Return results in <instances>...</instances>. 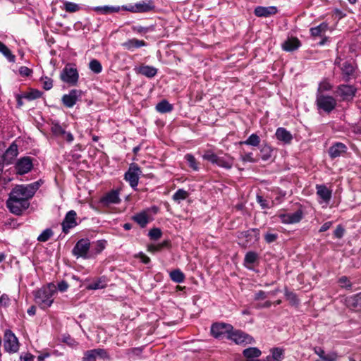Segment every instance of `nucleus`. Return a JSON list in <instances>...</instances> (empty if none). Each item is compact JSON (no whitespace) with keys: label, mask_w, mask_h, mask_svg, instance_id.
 Masks as SVG:
<instances>
[{"label":"nucleus","mask_w":361,"mask_h":361,"mask_svg":"<svg viewBox=\"0 0 361 361\" xmlns=\"http://www.w3.org/2000/svg\"><path fill=\"white\" fill-rule=\"evenodd\" d=\"M331 89V85L326 81H323L319 83L317 92L322 93L323 91H329Z\"/></svg>","instance_id":"obj_56"},{"label":"nucleus","mask_w":361,"mask_h":361,"mask_svg":"<svg viewBox=\"0 0 361 361\" xmlns=\"http://www.w3.org/2000/svg\"><path fill=\"white\" fill-rule=\"evenodd\" d=\"M32 167V159L28 157L20 159L15 165L16 173L20 175L28 173L31 171Z\"/></svg>","instance_id":"obj_13"},{"label":"nucleus","mask_w":361,"mask_h":361,"mask_svg":"<svg viewBox=\"0 0 361 361\" xmlns=\"http://www.w3.org/2000/svg\"><path fill=\"white\" fill-rule=\"evenodd\" d=\"M259 143L260 138L255 133L251 134L246 140L240 141L239 142L240 145H246L252 147H258L259 145Z\"/></svg>","instance_id":"obj_33"},{"label":"nucleus","mask_w":361,"mask_h":361,"mask_svg":"<svg viewBox=\"0 0 361 361\" xmlns=\"http://www.w3.org/2000/svg\"><path fill=\"white\" fill-rule=\"evenodd\" d=\"M19 73L22 76H29L32 73V70L30 69L29 68L26 67V66H21L19 68Z\"/></svg>","instance_id":"obj_61"},{"label":"nucleus","mask_w":361,"mask_h":361,"mask_svg":"<svg viewBox=\"0 0 361 361\" xmlns=\"http://www.w3.org/2000/svg\"><path fill=\"white\" fill-rule=\"evenodd\" d=\"M233 326L225 323H215L211 327L212 336L216 338H223L226 334L229 335Z\"/></svg>","instance_id":"obj_12"},{"label":"nucleus","mask_w":361,"mask_h":361,"mask_svg":"<svg viewBox=\"0 0 361 361\" xmlns=\"http://www.w3.org/2000/svg\"><path fill=\"white\" fill-rule=\"evenodd\" d=\"M34 355L27 353L25 355H21L18 361H34Z\"/></svg>","instance_id":"obj_63"},{"label":"nucleus","mask_w":361,"mask_h":361,"mask_svg":"<svg viewBox=\"0 0 361 361\" xmlns=\"http://www.w3.org/2000/svg\"><path fill=\"white\" fill-rule=\"evenodd\" d=\"M18 154V145L15 143H12L10 147L5 151L1 155L3 162L6 164H10Z\"/></svg>","instance_id":"obj_22"},{"label":"nucleus","mask_w":361,"mask_h":361,"mask_svg":"<svg viewBox=\"0 0 361 361\" xmlns=\"http://www.w3.org/2000/svg\"><path fill=\"white\" fill-rule=\"evenodd\" d=\"M267 294L266 292H264V290H259L258 292H257L255 294L254 300H264L265 298H267Z\"/></svg>","instance_id":"obj_60"},{"label":"nucleus","mask_w":361,"mask_h":361,"mask_svg":"<svg viewBox=\"0 0 361 361\" xmlns=\"http://www.w3.org/2000/svg\"><path fill=\"white\" fill-rule=\"evenodd\" d=\"M238 238L240 240H245L243 243V246L246 247L248 245L253 244L257 242L259 239V231L257 228H252L245 231L241 232Z\"/></svg>","instance_id":"obj_10"},{"label":"nucleus","mask_w":361,"mask_h":361,"mask_svg":"<svg viewBox=\"0 0 361 361\" xmlns=\"http://www.w3.org/2000/svg\"><path fill=\"white\" fill-rule=\"evenodd\" d=\"M356 92V89L348 85H341L338 87V93L343 100L352 99Z\"/></svg>","instance_id":"obj_20"},{"label":"nucleus","mask_w":361,"mask_h":361,"mask_svg":"<svg viewBox=\"0 0 361 361\" xmlns=\"http://www.w3.org/2000/svg\"><path fill=\"white\" fill-rule=\"evenodd\" d=\"M56 293V286L49 283L33 293L35 302L41 309L46 310L53 304Z\"/></svg>","instance_id":"obj_2"},{"label":"nucleus","mask_w":361,"mask_h":361,"mask_svg":"<svg viewBox=\"0 0 361 361\" xmlns=\"http://www.w3.org/2000/svg\"><path fill=\"white\" fill-rule=\"evenodd\" d=\"M279 217L283 224H296L301 221L303 217V213L301 209H298L293 213L281 214Z\"/></svg>","instance_id":"obj_14"},{"label":"nucleus","mask_w":361,"mask_h":361,"mask_svg":"<svg viewBox=\"0 0 361 361\" xmlns=\"http://www.w3.org/2000/svg\"><path fill=\"white\" fill-rule=\"evenodd\" d=\"M316 189L317 194L323 200V201L327 202L330 200L331 197V190H330L326 185H317Z\"/></svg>","instance_id":"obj_27"},{"label":"nucleus","mask_w":361,"mask_h":361,"mask_svg":"<svg viewBox=\"0 0 361 361\" xmlns=\"http://www.w3.org/2000/svg\"><path fill=\"white\" fill-rule=\"evenodd\" d=\"M147 45V44L144 40L136 38L129 39L121 44V46L125 49L130 51H133L135 49L142 47H146Z\"/></svg>","instance_id":"obj_21"},{"label":"nucleus","mask_w":361,"mask_h":361,"mask_svg":"<svg viewBox=\"0 0 361 361\" xmlns=\"http://www.w3.org/2000/svg\"><path fill=\"white\" fill-rule=\"evenodd\" d=\"M301 45L300 40L297 37L288 38L283 44L282 48L286 51H293L298 49Z\"/></svg>","instance_id":"obj_25"},{"label":"nucleus","mask_w":361,"mask_h":361,"mask_svg":"<svg viewBox=\"0 0 361 361\" xmlns=\"http://www.w3.org/2000/svg\"><path fill=\"white\" fill-rule=\"evenodd\" d=\"M20 343L15 334L6 329L4 334V349L6 353L13 354L19 350Z\"/></svg>","instance_id":"obj_4"},{"label":"nucleus","mask_w":361,"mask_h":361,"mask_svg":"<svg viewBox=\"0 0 361 361\" xmlns=\"http://www.w3.org/2000/svg\"><path fill=\"white\" fill-rule=\"evenodd\" d=\"M202 158L204 160H207L213 164H216L218 156L216 154H214L213 152L208 150V151L205 152V153L202 156Z\"/></svg>","instance_id":"obj_47"},{"label":"nucleus","mask_w":361,"mask_h":361,"mask_svg":"<svg viewBox=\"0 0 361 361\" xmlns=\"http://www.w3.org/2000/svg\"><path fill=\"white\" fill-rule=\"evenodd\" d=\"M338 358V355L336 352H331L328 354H325L323 357V361H336Z\"/></svg>","instance_id":"obj_58"},{"label":"nucleus","mask_w":361,"mask_h":361,"mask_svg":"<svg viewBox=\"0 0 361 361\" xmlns=\"http://www.w3.org/2000/svg\"><path fill=\"white\" fill-rule=\"evenodd\" d=\"M154 6L151 0L143 1L135 4L134 6H131L129 8H126L127 11L133 13H145L148 12L154 9Z\"/></svg>","instance_id":"obj_16"},{"label":"nucleus","mask_w":361,"mask_h":361,"mask_svg":"<svg viewBox=\"0 0 361 361\" xmlns=\"http://www.w3.org/2000/svg\"><path fill=\"white\" fill-rule=\"evenodd\" d=\"M140 173V168L137 164H132L128 171L125 173V179L130 183L132 188H135L138 184Z\"/></svg>","instance_id":"obj_11"},{"label":"nucleus","mask_w":361,"mask_h":361,"mask_svg":"<svg viewBox=\"0 0 361 361\" xmlns=\"http://www.w3.org/2000/svg\"><path fill=\"white\" fill-rule=\"evenodd\" d=\"M278 12L276 6H257L254 10V13L256 16L260 18H268L275 15Z\"/></svg>","instance_id":"obj_17"},{"label":"nucleus","mask_w":361,"mask_h":361,"mask_svg":"<svg viewBox=\"0 0 361 361\" xmlns=\"http://www.w3.org/2000/svg\"><path fill=\"white\" fill-rule=\"evenodd\" d=\"M188 195V193L187 191H185L183 189H179L173 195V200L174 201L183 200L186 199Z\"/></svg>","instance_id":"obj_49"},{"label":"nucleus","mask_w":361,"mask_h":361,"mask_svg":"<svg viewBox=\"0 0 361 361\" xmlns=\"http://www.w3.org/2000/svg\"><path fill=\"white\" fill-rule=\"evenodd\" d=\"M344 231L343 228L341 225L338 226L334 231L335 237L337 238H341L344 234Z\"/></svg>","instance_id":"obj_62"},{"label":"nucleus","mask_w":361,"mask_h":361,"mask_svg":"<svg viewBox=\"0 0 361 361\" xmlns=\"http://www.w3.org/2000/svg\"><path fill=\"white\" fill-rule=\"evenodd\" d=\"M0 52L10 61L14 62L16 56L11 53L10 49L0 41Z\"/></svg>","instance_id":"obj_40"},{"label":"nucleus","mask_w":361,"mask_h":361,"mask_svg":"<svg viewBox=\"0 0 361 361\" xmlns=\"http://www.w3.org/2000/svg\"><path fill=\"white\" fill-rule=\"evenodd\" d=\"M40 186V181H36L27 185H18L14 187L9 194V200L13 202H24L32 198Z\"/></svg>","instance_id":"obj_1"},{"label":"nucleus","mask_w":361,"mask_h":361,"mask_svg":"<svg viewBox=\"0 0 361 361\" xmlns=\"http://www.w3.org/2000/svg\"><path fill=\"white\" fill-rule=\"evenodd\" d=\"M90 69L96 74L100 73L102 71L101 63L97 59H92L89 63Z\"/></svg>","instance_id":"obj_44"},{"label":"nucleus","mask_w":361,"mask_h":361,"mask_svg":"<svg viewBox=\"0 0 361 361\" xmlns=\"http://www.w3.org/2000/svg\"><path fill=\"white\" fill-rule=\"evenodd\" d=\"M243 354L246 358L252 359L254 357H259L261 355L262 352L257 348L251 347V348L245 349L243 351Z\"/></svg>","instance_id":"obj_34"},{"label":"nucleus","mask_w":361,"mask_h":361,"mask_svg":"<svg viewBox=\"0 0 361 361\" xmlns=\"http://www.w3.org/2000/svg\"><path fill=\"white\" fill-rule=\"evenodd\" d=\"M106 240H97L95 243V245H94V247L93 249L94 254L97 255V254L101 253L106 247Z\"/></svg>","instance_id":"obj_50"},{"label":"nucleus","mask_w":361,"mask_h":361,"mask_svg":"<svg viewBox=\"0 0 361 361\" xmlns=\"http://www.w3.org/2000/svg\"><path fill=\"white\" fill-rule=\"evenodd\" d=\"M285 296L293 305L298 304L297 295L294 293L289 291L287 288L285 290Z\"/></svg>","instance_id":"obj_48"},{"label":"nucleus","mask_w":361,"mask_h":361,"mask_svg":"<svg viewBox=\"0 0 361 361\" xmlns=\"http://www.w3.org/2000/svg\"><path fill=\"white\" fill-rule=\"evenodd\" d=\"M258 259V255L255 252H247L245 256L244 264L250 268L249 265L253 264Z\"/></svg>","instance_id":"obj_39"},{"label":"nucleus","mask_w":361,"mask_h":361,"mask_svg":"<svg viewBox=\"0 0 361 361\" xmlns=\"http://www.w3.org/2000/svg\"><path fill=\"white\" fill-rule=\"evenodd\" d=\"M345 149L346 146L344 144L341 142H337L329 148V153L330 157L334 159L344 153Z\"/></svg>","instance_id":"obj_26"},{"label":"nucleus","mask_w":361,"mask_h":361,"mask_svg":"<svg viewBox=\"0 0 361 361\" xmlns=\"http://www.w3.org/2000/svg\"><path fill=\"white\" fill-rule=\"evenodd\" d=\"M132 219L142 228H145L151 220L149 216L146 212H142L136 214L132 217Z\"/></svg>","instance_id":"obj_28"},{"label":"nucleus","mask_w":361,"mask_h":361,"mask_svg":"<svg viewBox=\"0 0 361 361\" xmlns=\"http://www.w3.org/2000/svg\"><path fill=\"white\" fill-rule=\"evenodd\" d=\"M353 300H354L353 304H354L355 307L361 310V293L355 295Z\"/></svg>","instance_id":"obj_64"},{"label":"nucleus","mask_w":361,"mask_h":361,"mask_svg":"<svg viewBox=\"0 0 361 361\" xmlns=\"http://www.w3.org/2000/svg\"><path fill=\"white\" fill-rule=\"evenodd\" d=\"M240 159L243 162L255 163L257 161V159L253 157V154L252 152H247L242 154Z\"/></svg>","instance_id":"obj_55"},{"label":"nucleus","mask_w":361,"mask_h":361,"mask_svg":"<svg viewBox=\"0 0 361 361\" xmlns=\"http://www.w3.org/2000/svg\"><path fill=\"white\" fill-rule=\"evenodd\" d=\"M277 238H278V234L276 233H269L268 232L264 235V239L267 243H271L276 241Z\"/></svg>","instance_id":"obj_57"},{"label":"nucleus","mask_w":361,"mask_h":361,"mask_svg":"<svg viewBox=\"0 0 361 361\" xmlns=\"http://www.w3.org/2000/svg\"><path fill=\"white\" fill-rule=\"evenodd\" d=\"M42 94L40 91L37 90H32L30 92L25 94L24 97L29 100H32L41 97Z\"/></svg>","instance_id":"obj_53"},{"label":"nucleus","mask_w":361,"mask_h":361,"mask_svg":"<svg viewBox=\"0 0 361 361\" xmlns=\"http://www.w3.org/2000/svg\"><path fill=\"white\" fill-rule=\"evenodd\" d=\"M132 30L133 32H137L140 35H145L149 32H152L154 30V26L150 25L148 27H144L141 25H133L132 27Z\"/></svg>","instance_id":"obj_42"},{"label":"nucleus","mask_w":361,"mask_h":361,"mask_svg":"<svg viewBox=\"0 0 361 361\" xmlns=\"http://www.w3.org/2000/svg\"><path fill=\"white\" fill-rule=\"evenodd\" d=\"M81 90H71L68 94L62 97V102L63 105L68 108L73 107L81 96Z\"/></svg>","instance_id":"obj_15"},{"label":"nucleus","mask_w":361,"mask_h":361,"mask_svg":"<svg viewBox=\"0 0 361 361\" xmlns=\"http://www.w3.org/2000/svg\"><path fill=\"white\" fill-rule=\"evenodd\" d=\"M316 104L319 110L329 114L336 108L337 102L332 96L317 92Z\"/></svg>","instance_id":"obj_3"},{"label":"nucleus","mask_w":361,"mask_h":361,"mask_svg":"<svg viewBox=\"0 0 361 361\" xmlns=\"http://www.w3.org/2000/svg\"><path fill=\"white\" fill-rule=\"evenodd\" d=\"M53 235V231L51 228H47L37 237V240L39 242H47Z\"/></svg>","instance_id":"obj_45"},{"label":"nucleus","mask_w":361,"mask_h":361,"mask_svg":"<svg viewBox=\"0 0 361 361\" xmlns=\"http://www.w3.org/2000/svg\"><path fill=\"white\" fill-rule=\"evenodd\" d=\"M60 78L63 82L70 85H75L79 79L77 68L73 67L71 64H67L61 71Z\"/></svg>","instance_id":"obj_5"},{"label":"nucleus","mask_w":361,"mask_h":361,"mask_svg":"<svg viewBox=\"0 0 361 361\" xmlns=\"http://www.w3.org/2000/svg\"><path fill=\"white\" fill-rule=\"evenodd\" d=\"M185 159L188 163L189 166L194 171H198V162L197 161L195 157L191 154H187L185 155Z\"/></svg>","instance_id":"obj_43"},{"label":"nucleus","mask_w":361,"mask_h":361,"mask_svg":"<svg viewBox=\"0 0 361 361\" xmlns=\"http://www.w3.org/2000/svg\"><path fill=\"white\" fill-rule=\"evenodd\" d=\"M162 232L159 228H154L149 230L148 235L151 240H157L161 237Z\"/></svg>","instance_id":"obj_51"},{"label":"nucleus","mask_w":361,"mask_h":361,"mask_svg":"<svg viewBox=\"0 0 361 361\" xmlns=\"http://www.w3.org/2000/svg\"><path fill=\"white\" fill-rule=\"evenodd\" d=\"M90 248V242L88 239L79 240L74 246L72 252L73 255L77 257H82L83 259H88V252Z\"/></svg>","instance_id":"obj_6"},{"label":"nucleus","mask_w":361,"mask_h":361,"mask_svg":"<svg viewBox=\"0 0 361 361\" xmlns=\"http://www.w3.org/2000/svg\"><path fill=\"white\" fill-rule=\"evenodd\" d=\"M75 216L76 213L73 210H71L66 214L65 219L62 223L63 231L65 233H67L71 228L76 226Z\"/></svg>","instance_id":"obj_18"},{"label":"nucleus","mask_w":361,"mask_h":361,"mask_svg":"<svg viewBox=\"0 0 361 361\" xmlns=\"http://www.w3.org/2000/svg\"><path fill=\"white\" fill-rule=\"evenodd\" d=\"M50 130L54 135L62 138L68 142H72L74 140L73 134L71 132H67L66 126H61L59 122H51Z\"/></svg>","instance_id":"obj_8"},{"label":"nucleus","mask_w":361,"mask_h":361,"mask_svg":"<svg viewBox=\"0 0 361 361\" xmlns=\"http://www.w3.org/2000/svg\"><path fill=\"white\" fill-rule=\"evenodd\" d=\"M343 79L348 82L352 78H355V68L354 65L348 61L343 63L341 67Z\"/></svg>","instance_id":"obj_19"},{"label":"nucleus","mask_w":361,"mask_h":361,"mask_svg":"<svg viewBox=\"0 0 361 361\" xmlns=\"http://www.w3.org/2000/svg\"><path fill=\"white\" fill-rule=\"evenodd\" d=\"M170 277L171 279L176 283H182L185 279L183 273L179 269L171 271Z\"/></svg>","instance_id":"obj_41"},{"label":"nucleus","mask_w":361,"mask_h":361,"mask_svg":"<svg viewBox=\"0 0 361 361\" xmlns=\"http://www.w3.org/2000/svg\"><path fill=\"white\" fill-rule=\"evenodd\" d=\"M94 11L102 14H109L118 12L120 7L110 6H97L94 8Z\"/></svg>","instance_id":"obj_35"},{"label":"nucleus","mask_w":361,"mask_h":361,"mask_svg":"<svg viewBox=\"0 0 361 361\" xmlns=\"http://www.w3.org/2000/svg\"><path fill=\"white\" fill-rule=\"evenodd\" d=\"M227 338L238 345L251 344L254 342V339L251 336L240 330H231Z\"/></svg>","instance_id":"obj_7"},{"label":"nucleus","mask_w":361,"mask_h":361,"mask_svg":"<svg viewBox=\"0 0 361 361\" xmlns=\"http://www.w3.org/2000/svg\"><path fill=\"white\" fill-rule=\"evenodd\" d=\"M107 286V281L104 276L98 278L95 281L90 283L87 286L88 290H97L106 288Z\"/></svg>","instance_id":"obj_30"},{"label":"nucleus","mask_w":361,"mask_h":361,"mask_svg":"<svg viewBox=\"0 0 361 361\" xmlns=\"http://www.w3.org/2000/svg\"><path fill=\"white\" fill-rule=\"evenodd\" d=\"M169 242L167 240L164 241L158 245H151L148 246V250L151 252L160 251L163 247L168 246Z\"/></svg>","instance_id":"obj_52"},{"label":"nucleus","mask_w":361,"mask_h":361,"mask_svg":"<svg viewBox=\"0 0 361 361\" xmlns=\"http://www.w3.org/2000/svg\"><path fill=\"white\" fill-rule=\"evenodd\" d=\"M29 204H6L8 210L15 215H21L28 209Z\"/></svg>","instance_id":"obj_31"},{"label":"nucleus","mask_w":361,"mask_h":361,"mask_svg":"<svg viewBox=\"0 0 361 361\" xmlns=\"http://www.w3.org/2000/svg\"><path fill=\"white\" fill-rule=\"evenodd\" d=\"M121 191V189L112 190L101 199L100 203H118L121 202L119 198Z\"/></svg>","instance_id":"obj_24"},{"label":"nucleus","mask_w":361,"mask_h":361,"mask_svg":"<svg viewBox=\"0 0 361 361\" xmlns=\"http://www.w3.org/2000/svg\"><path fill=\"white\" fill-rule=\"evenodd\" d=\"M275 135L277 140L286 145L290 144L293 138L292 134L282 127L276 129Z\"/></svg>","instance_id":"obj_23"},{"label":"nucleus","mask_w":361,"mask_h":361,"mask_svg":"<svg viewBox=\"0 0 361 361\" xmlns=\"http://www.w3.org/2000/svg\"><path fill=\"white\" fill-rule=\"evenodd\" d=\"M216 164L220 167L230 169L233 166V159L227 154L221 157H218Z\"/></svg>","instance_id":"obj_29"},{"label":"nucleus","mask_w":361,"mask_h":361,"mask_svg":"<svg viewBox=\"0 0 361 361\" xmlns=\"http://www.w3.org/2000/svg\"><path fill=\"white\" fill-rule=\"evenodd\" d=\"M328 29V24L322 23L320 25L312 27L310 29V33L314 37L321 36L322 33L325 32Z\"/></svg>","instance_id":"obj_37"},{"label":"nucleus","mask_w":361,"mask_h":361,"mask_svg":"<svg viewBox=\"0 0 361 361\" xmlns=\"http://www.w3.org/2000/svg\"><path fill=\"white\" fill-rule=\"evenodd\" d=\"M272 148L267 144H263L260 147L261 159L264 161H267L272 156Z\"/></svg>","instance_id":"obj_36"},{"label":"nucleus","mask_w":361,"mask_h":361,"mask_svg":"<svg viewBox=\"0 0 361 361\" xmlns=\"http://www.w3.org/2000/svg\"><path fill=\"white\" fill-rule=\"evenodd\" d=\"M156 110L161 114L169 113L173 110V106L167 100L164 99L156 105Z\"/></svg>","instance_id":"obj_32"},{"label":"nucleus","mask_w":361,"mask_h":361,"mask_svg":"<svg viewBox=\"0 0 361 361\" xmlns=\"http://www.w3.org/2000/svg\"><path fill=\"white\" fill-rule=\"evenodd\" d=\"M65 10L67 12H75L78 11L80 8L79 6L75 3L72 2H66L64 4Z\"/></svg>","instance_id":"obj_54"},{"label":"nucleus","mask_w":361,"mask_h":361,"mask_svg":"<svg viewBox=\"0 0 361 361\" xmlns=\"http://www.w3.org/2000/svg\"><path fill=\"white\" fill-rule=\"evenodd\" d=\"M109 360L107 351L103 348H96L85 352L82 361H97Z\"/></svg>","instance_id":"obj_9"},{"label":"nucleus","mask_w":361,"mask_h":361,"mask_svg":"<svg viewBox=\"0 0 361 361\" xmlns=\"http://www.w3.org/2000/svg\"><path fill=\"white\" fill-rule=\"evenodd\" d=\"M139 73L146 77L152 78L157 74V70L154 67L145 66L140 68Z\"/></svg>","instance_id":"obj_38"},{"label":"nucleus","mask_w":361,"mask_h":361,"mask_svg":"<svg viewBox=\"0 0 361 361\" xmlns=\"http://www.w3.org/2000/svg\"><path fill=\"white\" fill-rule=\"evenodd\" d=\"M271 352L272 354V356L271 357V360H274L276 361H281V360L283 359V349L279 348H274L271 349Z\"/></svg>","instance_id":"obj_46"},{"label":"nucleus","mask_w":361,"mask_h":361,"mask_svg":"<svg viewBox=\"0 0 361 361\" xmlns=\"http://www.w3.org/2000/svg\"><path fill=\"white\" fill-rule=\"evenodd\" d=\"M43 80V87L46 90H50L53 86V80L47 77L42 78Z\"/></svg>","instance_id":"obj_59"}]
</instances>
